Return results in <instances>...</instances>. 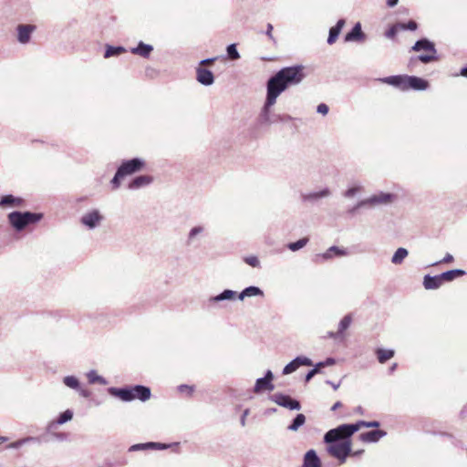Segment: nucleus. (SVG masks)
<instances>
[{"label": "nucleus", "instance_id": "nucleus-1", "mask_svg": "<svg viewBox=\"0 0 467 467\" xmlns=\"http://www.w3.org/2000/svg\"><path fill=\"white\" fill-rule=\"evenodd\" d=\"M305 77L303 67L294 66L281 68L267 80L265 101L257 117L258 126L269 127L277 121H285L291 119L287 115L272 114L271 108L275 104L277 98L282 92L290 86L298 85Z\"/></svg>", "mask_w": 467, "mask_h": 467}, {"label": "nucleus", "instance_id": "nucleus-2", "mask_svg": "<svg viewBox=\"0 0 467 467\" xmlns=\"http://www.w3.org/2000/svg\"><path fill=\"white\" fill-rule=\"evenodd\" d=\"M108 392L114 397L119 398L122 401L129 402L133 400L146 401L150 398V389L142 385H135L126 388H109Z\"/></svg>", "mask_w": 467, "mask_h": 467}, {"label": "nucleus", "instance_id": "nucleus-3", "mask_svg": "<svg viewBox=\"0 0 467 467\" xmlns=\"http://www.w3.org/2000/svg\"><path fill=\"white\" fill-rule=\"evenodd\" d=\"M330 430L324 435V442L327 444V453L337 459L342 464L346 462L347 458L351 454V436L338 435V438L334 441H327V435Z\"/></svg>", "mask_w": 467, "mask_h": 467}, {"label": "nucleus", "instance_id": "nucleus-4", "mask_svg": "<svg viewBox=\"0 0 467 467\" xmlns=\"http://www.w3.org/2000/svg\"><path fill=\"white\" fill-rule=\"evenodd\" d=\"M43 218L41 213L15 211L7 215L9 224L16 231L22 232L27 226L38 223Z\"/></svg>", "mask_w": 467, "mask_h": 467}, {"label": "nucleus", "instance_id": "nucleus-5", "mask_svg": "<svg viewBox=\"0 0 467 467\" xmlns=\"http://www.w3.org/2000/svg\"><path fill=\"white\" fill-rule=\"evenodd\" d=\"M379 421H365L359 420L353 424H341L337 428L331 429L330 432L327 435V441H334L338 438V435L352 436L358 431L360 427L374 428L379 427Z\"/></svg>", "mask_w": 467, "mask_h": 467}, {"label": "nucleus", "instance_id": "nucleus-6", "mask_svg": "<svg viewBox=\"0 0 467 467\" xmlns=\"http://www.w3.org/2000/svg\"><path fill=\"white\" fill-rule=\"evenodd\" d=\"M104 220L105 216L103 213L99 209L93 208L85 212L81 215L79 222L87 230L92 231L100 227Z\"/></svg>", "mask_w": 467, "mask_h": 467}, {"label": "nucleus", "instance_id": "nucleus-7", "mask_svg": "<svg viewBox=\"0 0 467 467\" xmlns=\"http://www.w3.org/2000/svg\"><path fill=\"white\" fill-rule=\"evenodd\" d=\"M393 199H394V195L391 193L379 192V193L374 194L368 198L361 200L360 202H358L357 203V207H364V206L375 207L378 205L389 204L393 201Z\"/></svg>", "mask_w": 467, "mask_h": 467}, {"label": "nucleus", "instance_id": "nucleus-8", "mask_svg": "<svg viewBox=\"0 0 467 467\" xmlns=\"http://www.w3.org/2000/svg\"><path fill=\"white\" fill-rule=\"evenodd\" d=\"M270 400L276 403L277 405L289 409L291 410H299L301 409L299 401L292 399L288 395H285L282 393H275L270 397Z\"/></svg>", "mask_w": 467, "mask_h": 467}, {"label": "nucleus", "instance_id": "nucleus-9", "mask_svg": "<svg viewBox=\"0 0 467 467\" xmlns=\"http://www.w3.org/2000/svg\"><path fill=\"white\" fill-rule=\"evenodd\" d=\"M145 165V161L140 158H133L123 161L118 168L121 173L126 177L131 175L137 171H140Z\"/></svg>", "mask_w": 467, "mask_h": 467}, {"label": "nucleus", "instance_id": "nucleus-10", "mask_svg": "<svg viewBox=\"0 0 467 467\" xmlns=\"http://www.w3.org/2000/svg\"><path fill=\"white\" fill-rule=\"evenodd\" d=\"M36 26L31 24H19L16 30V39L22 45H26L30 42L32 34L36 31Z\"/></svg>", "mask_w": 467, "mask_h": 467}, {"label": "nucleus", "instance_id": "nucleus-11", "mask_svg": "<svg viewBox=\"0 0 467 467\" xmlns=\"http://www.w3.org/2000/svg\"><path fill=\"white\" fill-rule=\"evenodd\" d=\"M312 360L306 357L299 356L285 366L283 374L288 375L295 372L300 366H312Z\"/></svg>", "mask_w": 467, "mask_h": 467}, {"label": "nucleus", "instance_id": "nucleus-12", "mask_svg": "<svg viewBox=\"0 0 467 467\" xmlns=\"http://www.w3.org/2000/svg\"><path fill=\"white\" fill-rule=\"evenodd\" d=\"M429 83L427 80L415 77V76H407L406 83H405V90L414 89V90H425L427 89Z\"/></svg>", "mask_w": 467, "mask_h": 467}, {"label": "nucleus", "instance_id": "nucleus-13", "mask_svg": "<svg viewBox=\"0 0 467 467\" xmlns=\"http://www.w3.org/2000/svg\"><path fill=\"white\" fill-rule=\"evenodd\" d=\"M196 79L203 86H211L214 82L213 72L202 67H199L196 69Z\"/></svg>", "mask_w": 467, "mask_h": 467}, {"label": "nucleus", "instance_id": "nucleus-14", "mask_svg": "<svg viewBox=\"0 0 467 467\" xmlns=\"http://www.w3.org/2000/svg\"><path fill=\"white\" fill-rule=\"evenodd\" d=\"M365 39L366 35L362 31L360 23H357L345 36L346 42H363Z\"/></svg>", "mask_w": 467, "mask_h": 467}, {"label": "nucleus", "instance_id": "nucleus-15", "mask_svg": "<svg viewBox=\"0 0 467 467\" xmlns=\"http://www.w3.org/2000/svg\"><path fill=\"white\" fill-rule=\"evenodd\" d=\"M331 195V192L328 188H324L318 192H312L308 193H302L301 199L305 202H314L318 199L327 198Z\"/></svg>", "mask_w": 467, "mask_h": 467}, {"label": "nucleus", "instance_id": "nucleus-16", "mask_svg": "<svg viewBox=\"0 0 467 467\" xmlns=\"http://www.w3.org/2000/svg\"><path fill=\"white\" fill-rule=\"evenodd\" d=\"M206 228L204 225H195L188 233L186 244L187 245L194 244L201 237L205 234Z\"/></svg>", "mask_w": 467, "mask_h": 467}, {"label": "nucleus", "instance_id": "nucleus-17", "mask_svg": "<svg viewBox=\"0 0 467 467\" xmlns=\"http://www.w3.org/2000/svg\"><path fill=\"white\" fill-rule=\"evenodd\" d=\"M25 201L20 197H16L12 194L4 195L0 199V207H24Z\"/></svg>", "mask_w": 467, "mask_h": 467}, {"label": "nucleus", "instance_id": "nucleus-18", "mask_svg": "<svg viewBox=\"0 0 467 467\" xmlns=\"http://www.w3.org/2000/svg\"><path fill=\"white\" fill-rule=\"evenodd\" d=\"M302 467H322L321 461L315 450H309L306 452Z\"/></svg>", "mask_w": 467, "mask_h": 467}, {"label": "nucleus", "instance_id": "nucleus-19", "mask_svg": "<svg viewBox=\"0 0 467 467\" xmlns=\"http://www.w3.org/2000/svg\"><path fill=\"white\" fill-rule=\"evenodd\" d=\"M411 49L416 52L424 50L429 53H437L434 44L427 38H421L416 41Z\"/></svg>", "mask_w": 467, "mask_h": 467}, {"label": "nucleus", "instance_id": "nucleus-20", "mask_svg": "<svg viewBox=\"0 0 467 467\" xmlns=\"http://www.w3.org/2000/svg\"><path fill=\"white\" fill-rule=\"evenodd\" d=\"M386 431L381 430L370 431L361 433L359 439L364 442H377L379 439L386 436Z\"/></svg>", "mask_w": 467, "mask_h": 467}, {"label": "nucleus", "instance_id": "nucleus-21", "mask_svg": "<svg viewBox=\"0 0 467 467\" xmlns=\"http://www.w3.org/2000/svg\"><path fill=\"white\" fill-rule=\"evenodd\" d=\"M153 50V47L149 44H145L142 41H140L138 46L130 48V52L134 55H138L141 57L148 58L150 56V53Z\"/></svg>", "mask_w": 467, "mask_h": 467}, {"label": "nucleus", "instance_id": "nucleus-22", "mask_svg": "<svg viewBox=\"0 0 467 467\" xmlns=\"http://www.w3.org/2000/svg\"><path fill=\"white\" fill-rule=\"evenodd\" d=\"M152 177L150 175H140L135 177L130 183V190H137L143 186H147L152 182Z\"/></svg>", "mask_w": 467, "mask_h": 467}, {"label": "nucleus", "instance_id": "nucleus-23", "mask_svg": "<svg viewBox=\"0 0 467 467\" xmlns=\"http://www.w3.org/2000/svg\"><path fill=\"white\" fill-rule=\"evenodd\" d=\"M442 284L440 275L433 276L426 275L423 278V286L427 290L438 289Z\"/></svg>", "mask_w": 467, "mask_h": 467}, {"label": "nucleus", "instance_id": "nucleus-24", "mask_svg": "<svg viewBox=\"0 0 467 467\" xmlns=\"http://www.w3.org/2000/svg\"><path fill=\"white\" fill-rule=\"evenodd\" d=\"M345 24H346L345 19H339L337 22L336 26H332L329 29V34H328V37L327 40L328 45H333L337 41Z\"/></svg>", "mask_w": 467, "mask_h": 467}, {"label": "nucleus", "instance_id": "nucleus-25", "mask_svg": "<svg viewBox=\"0 0 467 467\" xmlns=\"http://www.w3.org/2000/svg\"><path fill=\"white\" fill-rule=\"evenodd\" d=\"M406 77H407V75L390 76V77L382 78L381 81L383 83L399 88L401 90H405Z\"/></svg>", "mask_w": 467, "mask_h": 467}, {"label": "nucleus", "instance_id": "nucleus-26", "mask_svg": "<svg viewBox=\"0 0 467 467\" xmlns=\"http://www.w3.org/2000/svg\"><path fill=\"white\" fill-rule=\"evenodd\" d=\"M275 389L273 382H269L264 378L256 379L253 391L256 394L261 393L264 390L272 391Z\"/></svg>", "mask_w": 467, "mask_h": 467}, {"label": "nucleus", "instance_id": "nucleus-27", "mask_svg": "<svg viewBox=\"0 0 467 467\" xmlns=\"http://www.w3.org/2000/svg\"><path fill=\"white\" fill-rule=\"evenodd\" d=\"M348 253L345 249L333 245L329 247L324 254L317 255V257H322L324 260H328L331 259L334 255L345 256Z\"/></svg>", "mask_w": 467, "mask_h": 467}, {"label": "nucleus", "instance_id": "nucleus-28", "mask_svg": "<svg viewBox=\"0 0 467 467\" xmlns=\"http://www.w3.org/2000/svg\"><path fill=\"white\" fill-rule=\"evenodd\" d=\"M264 292L261 288L257 286H248L244 288L238 296V298L240 300H244L245 297H251V296H263Z\"/></svg>", "mask_w": 467, "mask_h": 467}, {"label": "nucleus", "instance_id": "nucleus-29", "mask_svg": "<svg viewBox=\"0 0 467 467\" xmlns=\"http://www.w3.org/2000/svg\"><path fill=\"white\" fill-rule=\"evenodd\" d=\"M73 418V412L70 410H67L64 412H62L57 420L56 421H52L48 424L47 430H51L56 427V425L64 424L69 420H71Z\"/></svg>", "mask_w": 467, "mask_h": 467}, {"label": "nucleus", "instance_id": "nucleus-30", "mask_svg": "<svg viewBox=\"0 0 467 467\" xmlns=\"http://www.w3.org/2000/svg\"><path fill=\"white\" fill-rule=\"evenodd\" d=\"M465 275V272L462 269H453L446 271L440 275V277L441 278L442 283L443 282H450L454 280L457 277L462 276Z\"/></svg>", "mask_w": 467, "mask_h": 467}, {"label": "nucleus", "instance_id": "nucleus-31", "mask_svg": "<svg viewBox=\"0 0 467 467\" xmlns=\"http://www.w3.org/2000/svg\"><path fill=\"white\" fill-rule=\"evenodd\" d=\"M409 252L406 248L400 247L398 248L394 254L391 257V263L393 265H401L404 261V259L408 256Z\"/></svg>", "mask_w": 467, "mask_h": 467}, {"label": "nucleus", "instance_id": "nucleus-32", "mask_svg": "<svg viewBox=\"0 0 467 467\" xmlns=\"http://www.w3.org/2000/svg\"><path fill=\"white\" fill-rule=\"evenodd\" d=\"M394 354L395 352L393 349L378 348L376 350L377 358L379 362L381 364L392 358L394 357Z\"/></svg>", "mask_w": 467, "mask_h": 467}, {"label": "nucleus", "instance_id": "nucleus-33", "mask_svg": "<svg viewBox=\"0 0 467 467\" xmlns=\"http://www.w3.org/2000/svg\"><path fill=\"white\" fill-rule=\"evenodd\" d=\"M29 442H40V440L38 437L28 436L9 443L7 447L10 449H18Z\"/></svg>", "mask_w": 467, "mask_h": 467}, {"label": "nucleus", "instance_id": "nucleus-34", "mask_svg": "<svg viewBox=\"0 0 467 467\" xmlns=\"http://www.w3.org/2000/svg\"><path fill=\"white\" fill-rule=\"evenodd\" d=\"M235 295H236V293L234 291L230 290V289H225L221 294L212 296L210 298V301L211 302H220V301H223V300H231V299L234 298Z\"/></svg>", "mask_w": 467, "mask_h": 467}, {"label": "nucleus", "instance_id": "nucleus-35", "mask_svg": "<svg viewBox=\"0 0 467 467\" xmlns=\"http://www.w3.org/2000/svg\"><path fill=\"white\" fill-rule=\"evenodd\" d=\"M87 378L89 384H108V381L103 377L98 375L96 370H90L89 372H88Z\"/></svg>", "mask_w": 467, "mask_h": 467}, {"label": "nucleus", "instance_id": "nucleus-36", "mask_svg": "<svg viewBox=\"0 0 467 467\" xmlns=\"http://www.w3.org/2000/svg\"><path fill=\"white\" fill-rule=\"evenodd\" d=\"M306 422V416L302 413L297 414L287 427L289 431H296Z\"/></svg>", "mask_w": 467, "mask_h": 467}, {"label": "nucleus", "instance_id": "nucleus-37", "mask_svg": "<svg viewBox=\"0 0 467 467\" xmlns=\"http://www.w3.org/2000/svg\"><path fill=\"white\" fill-rule=\"evenodd\" d=\"M126 50L123 47H112V46H107L104 57L109 58L111 57H117L120 54L124 53Z\"/></svg>", "mask_w": 467, "mask_h": 467}, {"label": "nucleus", "instance_id": "nucleus-38", "mask_svg": "<svg viewBox=\"0 0 467 467\" xmlns=\"http://www.w3.org/2000/svg\"><path fill=\"white\" fill-rule=\"evenodd\" d=\"M351 323H352V315L351 314L346 315L340 320V322L338 324L337 335H342L344 333V331L347 330L349 327Z\"/></svg>", "mask_w": 467, "mask_h": 467}, {"label": "nucleus", "instance_id": "nucleus-39", "mask_svg": "<svg viewBox=\"0 0 467 467\" xmlns=\"http://www.w3.org/2000/svg\"><path fill=\"white\" fill-rule=\"evenodd\" d=\"M63 383L72 389H78L80 386L79 380L75 376H66L63 379Z\"/></svg>", "mask_w": 467, "mask_h": 467}, {"label": "nucleus", "instance_id": "nucleus-40", "mask_svg": "<svg viewBox=\"0 0 467 467\" xmlns=\"http://www.w3.org/2000/svg\"><path fill=\"white\" fill-rule=\"evenodd\" d=\"M308 242V238H301L296 242L289 243L287 244V247L289 250L296 252L300 250L301 248L305 247Z\"/></svg>", "mask_w": 467, "mask_h": 467}, {"label": "nucleus", "instance_id": "nucleus-41", "mask_svg": "<svg viewBox=\"0 0 467 467\" xmlns=\"http://www.w3.org/2000/svg\"><path fill=\"white\" fill-rule=\"evenodd\" d=\"M437 53H429L419 55L415 59L420 60L424 64L437 60Z\"/></svg>", "mask_w": 467, "mask_h": 467}, {"label": "nucleus", "instance_id": "nucleus-42", "mask_svg": "<svg viewBox=\"0 0 467 467\" xmlns=\"http://www.w3.org/2000/svg\"><path fill=\"white\" fill-rule=\"evenodd\" d=\"M226 52H227V56L232 60H236V59L240 58V55H239V52L237 51L235 44H231V45L227 46Z\"/></svg>", "mask_w": 467, "mask_h": 467}, {"label": "nucleus", "instance_id": "nucleus-43", "mask_svg": "<svg viewBox=\"0 0 467 467\" xmlns=\"http://www.w3.org/2000/svg\"><path fill=\"white\" fill-rule=\"evenodd\" d=\"M400 30H410L414 31L417 29L418 25L415 21L410 20L408 23H398Z\"/></svg>", "mask_w": 467, "mask_h": 467}, {"label": "nucleus", "instance_id": "nucleus-44", "mask_svg": "<svg viewBox=\"0 0 467 467\" xmlns=\"http://www.w3.org/2000/svg\"><path fill=\"white\" fill-rule=\"evenodd\" d=\"M124 177L125 176L123 175V173H121L120 171L117 170L114 177L110 182L113 189H118L120 186V180L123 179Z\"/></svg>", "mask_w": 467, "mask_h": 467}, {"label": "nucleus", "instance_id": "nucleus-45", "mask_svg": "<svg viewBox=\"0 0 467 467\" xmlns=\"http://www.w3.org/2000/svg\"><path fill=\"white\" fill-rule=\"evenodd\" d=\"M322 368V364H320L319 362L317 363L314 367V368H312L311 370H309L306 375V381L308 382L310 381V379L317 373L320 372Z\"/></svg>", "mask_w": 467, "mask_h": 467}, {"label": "nucleus", "instance_id": "nucleus-46", "mask_svg": "<svg viewBox=\"0 0 467 467\" xmlns=\"http://www.w3.org/2000/svg\"><path fill=\"white\" fill-rule=\"evenodd\" d=\"M244 261L252 267H260V261L255 255L245 256Z\"/></svg>", "mask_w": 467, "mask_h": 467}, {"label": "nucleus", "instance_id": "nucleus-47", "mask_svg": "<svg viewBox=\"0 0 467 467\" xmlns=\"http://www.w3.org/2000/svg\"><path fill=\"white\" fill-rule=\"evenodd\" d=\"M400 28L398 23L390 26L385 33V36L388 38H394L398 34Z\"/></svg>", "mask_w": 467, "mask_h": 467}, {"label": "nucleus", "instance_id": "nucleus-48", "mask_svg": "<svg viewBox=\"0 0 467 467\" xmlns=\"http://www.w3.org/2000/svg\"><path fill=\"white\" fill-rule=\"evenodd\" d=\"M150 442L146 443H137L130 447L129 451H137L150 449Z\"/></svg>", "mask_w": 467, "mask_h": 467}, {"label": "nucleus", "instance_id": "nucleus-49", "mask_svg": "<svg viewBox=\"0 0 467 467\" xmlns=\"http://www.w3.org/2000/svg\"><path fill=\"white\" fill-rule=\"evenodd\" d=\"M149 446H150V449H152V450H165L170 447L169 444L161 443V442H153V441H150Z\"/></svg>", "mask_w": 467, "mask_h": 467}, {"label": "nucleus", "instance_id": "nucleus-50", "mask_svg": "<svg viewBox=\"0 0 467 467\" xmlns=\"http://www.w3.org/2000/svg\"><path fill=\"white\" fill-rule=\"evenodd\" d=\"M328 111H329V108L325 103H320L317 107V112L319 114H322L323 116H326L328 113Z\"/></svg>", "mask_w": 467, "mask_h": 467}, {"label": "nucleus", "instance_id": "nucleus-51", "mask_svg": "<svg viewBox=\"0 0 467 467\" xmlns=\"http://www.w3.org/2000/svg\"><path fill=\"white\" fill-rule=\"evenodd\" d=\"M360 191V187H351L349 189H348L345 192H344V196L347 197V198H351L353 197L358 192Z\"/></svg>", "mask_w": 467, "mask_h": 467}, {"label": "nucleus", "instance_id": "nucleus-52", "mask_svg": "<svg viewBox=\"0 0 467 467\" xmlns=\"http://www.w3.org/2000/svg\"><path fill=\"white\" fill-rule=\"evenodd\" d=\"M453 261V256L451 254H446L445 256L439 262L431 264V265H438L440 264H449Z\"/></svg>", "mask_w": 467, "mask_h": 467}, {"label": "nucleus", "instance_id": "nucleus-53", "mask_svg": "<svg viewBox=\"0 0 467 467\" xmlns=\"http://www.w3.org/2000/svg\"><path fill=\"white\" fill-rule=\"evenodd\" d=\"M178 390L181 393L187 392L188 395H192V393L193 392V387L182 384L178 387Z\"/></svg>", "mask_w": 467, "mask_h": 467}, {"label": "nucleus", "instance_id": "nucleus-54", "mask_svg": "<svg viewBox=\"0 0 467 467\" xmlns=\"http://www.w3.org/2000/svg\"><path fill=\"white\" fill-rule=\"evenodd\" d=\"M273 25L268 23L267 26H266V36L269 37L270 40H272L273 42H275V39L272 34V31H273Z\"/></svg>", "mask_w": 467, "mask_h": 467}, {"label": "nucleus", "instance_id": "nucleus-55", "mask_svg": "<svg viewBox=\"0 0 467 467\" xmlns=\"http://www.w3.org/2000/svg\"><path fill=\"white\" fill-rule=\"evenodd\" d=\"M320 364H322V368L333 366L336 364V359L334 358H327L325 361H320Z\"/></svg>", "mask_w": 467, "mask_h": 467}, {"label": "nucleus", "instance_id": "nucleus-56", "mask_svg": "<svg viewBox=\"0 0 467 467\" xmlns=\"http://www.w3.org/2000/svg\"><path fill=\"white\" fill-rule=\"evenodd\" d=\"M77 391L79 393L80 396L84 398H89L91 395L89 390L83 389L81 386H79V389H77Z\"/></svg>", "mask_w": 467, "mask_h": 467}, {"label": "nucleus", "instance_id": "nucleus-57", "mask_svg": "<svg viewBox=\"0 0 467 467\" xmlns=\"http://www.w3.org/2000/svg\"><path fill=\"white\" fill-rule=\"evenodd\" d=\"M248 414H249V410L248 409L244 410V412H243V415L241 417V420H240V423H241L242 426H245V424H246V417L248 416Z\"/></svg>", "mask_w": 467, "mask_h": 467}, {"label": "nucleus", "instance_id": "nucleus-58", "mask_svg": "<svg viewBox=\"0 0 467 467\" xmlns=\"http://www.w3.org/2000/svg\"><path fill=\"white\" fill-rule=\"evenodd\" d=\"M215 60H216V57L206 58V59L202 60V61L200 62V65H201V66L211 65V64H213Z\"/></svg>", "mask_w": 467, "mask_h": 467}, {"label": "nucleus", "instance_id": "nucleus-59", "mask_svg": "<svg viewBox=\"0 0 467 467\" xmlns=\"http://www.w3.org/2000/svg\"><path fill=\"white\" fill-rule=\"evenodd\" d=\"M264 379H265L266 380H268L269 382H272L273 379H274V374L271 370H267L265 374V377H263Z\"/></svg>", "mask_w": 467, "mask_h": 467}, {"label": "nucleus", "instance_id": "nucleus-60", "mask_svg": "<svg viewBox=\"0 0 467 467\" xmlns=\"http://www.w3.org/2000/svg\"><path fill=\"white\" fill-rule=\"evenodd\" d=\"M399 0H387L389 6L393 7L398 4Z\"/></svg>", "mask_w": 467, "mask_h": 467}, {"label": "nucleus", "instance_id": "nucleus-61", "mask_svg": "<svg viewBox=\"0 0 467 467\" xmlns=\"http://www.w3.org/2000/svg\"><path fill=\"white\" fill-rule=\"evenodd\" d=\"M342 406V403L340 401H337L331 408V410H336L339 409Z\"/></svg>", "mask_w": 467, "mask_h": 467}, {"label": "nucleus", "instance_id": "nucleus-62", "mask_svg": "<svg viewBox=\"0 0 467 467\" xmlns=\"http://www.w3.org/2000/svg\"><path fill=\"white\" fill-rule=\"evenodd\" d=\"M327 384L331 385V386H332V388H333L335 390H337V389L339 388V383L335 384V383H333V382H332V381H330V380H327Z\"/></svg>", "mask_w": 467, "mask_h": 467}, {"label": "nucleus", "instance_id": "nucleus-63", "mask_svg": "<svg viewBox=\"0 0 467 467\" xmlns=\"http://www.w3.org/2000/svg\"><path fill=\"white\" fill-rule=\"evenodd\" d=\"M397 367H398L397 363L392 364L390 366V368H389V373H393L396 370Z\"/></svg>", "mask_w": 467, "mask_h": 467}, {"label": "nucleus", "instance_id": "nucleus-64", "mask_svg": "<svg viewBox=\"0 0 467 467\" xmlns=\"http://www.w3.org/2000/svg\"><path fill=\"white\" fill-rule=\"evenodd\" d=\"M461 75L467 78V66L462 68Z\"/></svg>", "mask_w": 467, "mask_h": 467}]
</instances>
